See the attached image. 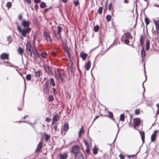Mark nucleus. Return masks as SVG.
I'll return each instance as SVG.
<instances>
[{"mask_svg":"<svg viewBox=\"0 0 159 159\" xmlns=\"http://www.w3.org/2000/svg\"><path fill=\"white\" fill-rule=\"evenodd\" d=\"M16 24L18 30L23 37L26 36L27 34H29L31 31V29L30 28L21 29L18 23H16Z\"/></svg>","mask_w":159,"mask_h":159,"instance_id":"nucleus-1","label":"nucleus"},{"mask_svg":"<svg viewBox=\"0 0 159 159\" xmlns=\"http://www.w3.org/2000/svg\"><path fill=\"white\" fill-rule=\"evenodd\" d=\"M34 48H36L34 45H31L30 43L27 42L26 45V52L28 55L30 57H32V53Z\"/></svg>","mask_w":159,"mask_h":159,"instance_id":"nucleus-2","label":"nucleus"},{"mask_svg":"<svg viewBox=\"0 0 159 159\" xmlns=\"http://www.w3.org/2000/svg\"><path fill=\"white\" fill-rule=\"evenodd\" d=\"M55 73L56 78L58 80L59 82L61 83L63 81V79L58 69H55Z\"/></svg>","mask_w":159,"mask_h":159,"instance_id":"nucleus-3","label":"nucleus"},{"mask_svg":"<svg viewBox=\"0 0 159 159\" xmlns=\"http://www.w3.org/2000/svg\"><path fill=\"white\" fill-rule=\"evenodd\" d=\"M133 38V37L131 35L130 33L127 32L125 33L121 38V40L122 42H123L125 39H130Z\"/></svg>","mask_w":159,"mask_h":159,"instance_id":"nucleus-4","label":"nucleus"},{"mask_svg":"<svg viewBox=\"0 0 159 159\" xmlns=\"http://www.w3.org/2000/svg\"><path fill=\"white\" fill-rule=\"evenodd\" d=\"M79 146L77 145L74 146L72 148V151L74 155L81 152Z\"/></svg>","mask_w":159,"mask_h":159,"instance_id":"nucleus-5","label":"nucleus"},{"mask_svg":"<svg viewBox=\"0 0 159 159\" xmlns=\"http://www.w3.org/2000/svg\"><path fill=\"white\" fill-rule=\"evenodd\" d=\"M140 123V120L139 118H134L133 120L134 127L135 129L136 126H139Z\"/></svg>","mask_w":159,"mask_h":159,"instance_id":"nucleus-6","label":"nucleus"},{"mask_svg":"<svg viewBox=\"0 0 159 159\" xmlns=\"http://www.w3.org/2000/svg\"><path fill=\"white\" fill-rule=\"evenodd\" d=\"M30 24V23L28 21L25 19L22 20L21 21V25L23 26L24 28H29Z\"/></svg>","mask_w":159,"mask_h":159,"instance_id":"nucleus-7","label":"nucleus"},{"mask_svg":"<svg viewBox=\"0 0 159 159\" xmlns=\"http://www.w3.org/2000/svg\"><path fill=\"white\" fill-rule=\"evenodd\" d=\"M44 36L45 39L48 42L51 43L52 42V39L50 36L49 34L47 32L44 33Z\"/></svg>","mask_w":159,"mask_h":159,"instance_id":"nucleus-8","label":"nucleus"},{"mask_svg":"<svg viewBox=\"0 0 159 159\" xmlns=\"http://www.w3.org/2000/svg\"><path fill=\"white\" fill-rule=\"evenodd\" d=\"M43 146V143L42 141H40L37 145V148L35 150L36 153H38L42 149Z\"/></svg>","mask_w":159,"mask_h":159,"instance_id":"nucleus-9","label":"nucleus"},{"mask_svg":"<svg viewBox=\"0 0 159 159\" xmlns=\"http://www.w3.org/2000/svg\"><path fill=\"white\" fill-rule=\"evenodd\" d=\"M32 53L34 54V56L36 59L38 57H40V54H39L36 48H34L33 50Z\"/></svg>","mask_w":159,"mask_h":159,"instance_id":"nucleus-10","label":"nucleus"},{"mask_svg":"<svg viewBox=\"0 0 159 159\" xmlns=\"http://www.w3.org/2000/svg\"><path fill=\"white\" fill-rule=\"evenodd\" d=\"M75 155V159H84V157L83 154L81 153H78Z\"/></svg>","mask_w":159,"mask_h":159,"instance_id":"nucleus-11","label":"nucleus"},{"mask_svg":"<svg viewBox=\"0 0 159 159\" xmlns=\"http://www.w3.org/2000/svg\"><path fill=\"white\" fill-rule=\"evenodd\" d=\"M157 132V130L154 131L152 135L151 138V142H154L155 140Z\"/></svg>","mask_w":159,"mask_h":159,"instance_id":"nucleus-12","label":"nucleus"},{"mask_svg":"<svg viewBox=\"0 0 159 159\" xmlns=\"http://www.w3.org/2000/svg\"><path fill=\"white\" fill-rule=\"evenodd\" d=\"M154 22L156 26V30L157 31H158L159 30V18L157 20H154Z\"/></svg>","mask_w":159,"mask_h":159,"instance_id":"nucleus-13","label":"nucleus"},{"mask_svg":"<svg viewBox=\"0 0 159 159\" xmlns=\"http://www.w3.org/2000/svg\"><path fill=\"white\" fill-rule=\"evenodd\" d=\"M53 34H54L55 37L58 40L61 39V35L60 33H57L55 31H53Z\"/></svg>","mask_w":159,"mask_h":159,"instance_id":"nucleus-14","label":"nucleus"},{"mask_svg":"<svg viewBox=\"0 0 159 159\" xmlns=\"http://www.w3.org/2000/svg\"><path fill=\"white\" fill-rule=\"evenodd\" d=\"M9 54L3 53L0 56L1 58L2 59H7L8 58Z\"/></svg>","mask_w":159,"mask_h":159,"instance_id":"nucleus-15","label":"nucleus"},{"mask_svg":"<svg viewBox=\"0 0 159 159\" xmlns=\"http://www.w3.org/2000/svg\"><path fill=\"white\" fill-rule=\"evenodd\" d=\"M80 56L83 60H84L87 56V54L83 52H81L80 53Z\"/></svg>","mask_w":159,"mask_h":159,"instance_id":"nucleus-16","label":"nucleus"},{"mask_svg":"<svg viewBox=\"0 0 159 159\" xmlns=\"http://www.w3.org/2000/svg\"><path fill=\"white\" fill-rule=\"evenodd\" d=\"M141 52L142 60H143V59L145 58L146 55V52L143 47L142 48Z\"/></svg>","mask_w":159,"mask_h":159,"instance_id":"nucleus-17","label":"nucleus"},{"mask_svg":"<svg viewBox=\"0 0 159 159\" xmlns=\"http://www.w3.org/2000/svg\"><path fill=\"white\" fill-rule=\"evenodd\" d=\"M140 134L141 135L142 140L143 142V143L144 142L145 139V133L143 131H139Z\"/></svg>","mask_w":159,"mask_h":159,"instance_id":"nucleus-18","label":"nucleus"},{"mask_svg":"<svg viewBox=\"0 0 159 159\" xmlns=\"http://www.w3.org/2000/svg\"><path fill=\"white\" fill-rule=\"evenodd\" d=\"M91 62L90 61H88L85 64V67L87 70H88L91 66Z\"/></svg>","mask_w":159,"mask_h":159,"instance_id":"nucleus-19","label":"nucleus"},{"mask_svg":"<svg viewBox=\"0 0 159 159\" xmlns=\"http://www.w3.org/2000/svg\"><path fill=\"white\" fill-rule=\"evenodd\" d=\"M67 157V155L65 153H61L59 155V157L60 159H66Z\"/></svg>","mask_w":159,"mask_h":159,"instance_id":"nucleus-20","label":"nucleus"},{"mask_svg":"<svg viewBox=\"0 0 159 159\" xmlns=\"http://www.w3.org/2000/svg\"><path fill=\"white\" fill-rule=\"evenodd\" d=\"M84 127L83 126H81V128L80 129L79 132V137L80 138L81 136V134L84 133Z\"/></svg>","mask_w":159,"mask_h":159,"instance_id":"nucleus-21","label":"nucleus"},{"mask_svg":"<svg viewBox=\"0 0 159 159\" xmlns=\"http://www.w3.org/2000/svg\"><path fill=\"white\" fill-rule=\"evenodd\" d=\"M17 51L19 53V54L21 55L22 57L23 54L24 52V50L23 49L21 48H19L17 49Z\"/></svg>","mask_w":159,"mask_h":159,"instance_id":"nucleus-22","label":"nucleus"},{"mask_svg":"<svg viewBox=\"0 0 159 159\" xmlns=\"http://www.w3.org/2000/svg\"><path fill=\"white\" fill-rule=\"evenodd\" d=\"M59 115L58 114H56L53 117V120L54 122H56L59 120Z\"/></svg>","mask_w":159,"mask_h":159,"instance_id":"nucleus-23","label":"nucleus"},{"mask_svg":"<svg viewBox=\"0 0 159 159\" xmlns=\"http://www.w3.org/2000/svg\"><path fill=\"white\" fill-rule=\"evenodd\" d=\"M146 50H148L149 48V45H150V42L149 40L148 39H147L146 41Z\"/></svg>","mask_w":159,"mask_h":159,"instance_id":"nucleus-24","label":"nucleus"},{"mask_svg":"<svg viewBox=\"0 0 159 159\" xmlns=\"http://www.w3.org/2000/svg\"><path fill=\"white\" fill-rule=\"evenodd\" d=\"M98 149V148L95 145L93 149V152L94 154L95 155L97 154Z\"/></svg>","mask_w":159,"mask_h":159,"instance_id":"nucleus-25","label":"nucleus"},{"mask_svg":"<svg viewBox=\"0 0 159 159\" xmlns=\"http://www.w3.org/2000/svg\"><path fill=\"white\" fill-rule=\"evenodd\" d=\"M69 129V125L67 123H66L64 124L63 126V130L64 131H67Z\"/></svg>","mask_w":159,"mask_h":159,"instance_id":"nucleus-26","label":"nucleus"},{"mask_svg":"<svg viewBox=\"0 0 159 159\" xmlns=\"http://www.w3.org/2000/svg\"><path fill=\"white\" fill-rule=\"evenodd\" d=\"M41 71L40 70H39L35 73V76L38 78L40 77V75L41 74Z\"/></svg>","mask_w":159,"mask_h":159,"instance_id":"nucleus-27","label":"nucleus"},{"mask_svg":"<svg viewBox=\"0 0 159 159\" xmlns=\"http://www.w3.org/2000/svg\"><path fill=\"white\" fill-rule=\"evenodd\" d=\"M50 84L53 86L55 85V84L54 82V80L53 78H51L50 80Z\"/></svg>","mask_w":159,"mask_h":159,"instance_id":"nucleus-28","label":"nucleus"},{"mask_svg":"<svg viewBox=\"0 0 159 159\" xmlns=\"http://www.w3.org/2000/svg\"><path fill=\"white\" fill-rule=\"evenodd\" d=\"M45 139L46 141H48L50 138V136L47 134H44Z\"/></svg>","mask_w":159,"mask_h":159,"instance_id":"nucleus-29","label":"nucleus"},{"mask_svg":"<svg viewBox=\"0 0 159 159\" xmlns=\"http://www.w3.org/2000/svg\"><path fill=\"white\" fill-rule=\"evenodd\" d=\"M125 120V115L124 114H122L120 115V120L122 121H124Z\"/></svg>","mask_w":159,"mask_h":159,"instance_id":"nucleus-30","label":"nucleus"},{"mask_svg":"<svg viewBox=\"0 0 159 159\" xmlns=\"http://www.w3.org/2000/svg\"><path fill=\"white\" fill-rule=\"evenodd\" d=\"M46 7V4L45 2H41L40 5V7L41 8H44Z\"/></svg>","mask_w":159,"mask_h":159,"instance_id":"nucleus-31","label":"nucleus"},{"mask_svg":"<svg viewBox=\"0 0 159 159\" xmlns=\"http://www.w3.org/2000/svg\"><path fill=\"white\" fill-rule=\"evenodd\" d=\"M11 6V3L10 2H8L6 4V7L8 9L10 8Z\"/></svg>","mask_w":159,"mask_h":159,"instance_id":"nucleus-32","label":"nucleus"},{"mask_svg":"<svg viewBox=\"0 0 159 159\" xmlns=\"http://www.w3.org/2000/svg\"><path fill=\"white\" fill-rule=\"evenodd\" d=\"M111 16L110 15H108L106 16V19L107 21H109L111 19Z\"/></svg>","mask_w":159,"mask_h":159,"instance_id":"nucleus-33","label":"nucleus"},{"mask_svg":"<svg viewBox=\"0 0 159 159\" xmlns=\"http://www.w3.org/2000/svg\"><path fill=\"white\" fill-rule=\"evenodd\" d=\"M145 21L146 25H148L149 23V19L146 17L145 18Z\"/></svg>","mask_w":159,"mask_h":159,"instance_id":"nucleus-34","label":"nucleus"},{"mask_svg":"<svg viewBox=\"0 0 159 159\" xmlns=\"http://www.w3.org/2000/svg\"><path fill=\"white\" fill-rule=\"evenodd\" d=\"M99 27L98 25L95 26L94 28V30L95 32H97L98 31Z\"/></svg>","mask_w":159,"mask_h":159,"instance_id":"nucleus-35","label":"nucleus"},{"mask_svg":"<svg viewBox=\"0 0 159 159\" xmlns=\"http://www.w3.org/2000/svg\"><path fill=\"white\" fill-rule=\"evenodd\" d=\"M47 56V54L46 53H42L40 54V57H42L43 58H45Z\"/></svg>","mask_w":159,"mask_h":159,"instance_id":"nucleus-36","label":"nucleus"},{"mask_svg":"<svg viewBox=\"0 0 159 159\" xmlns=\"http://www.w3.org/2000/svg\"><path fill=\"white\" fill-rule=\"evenodd\" d=\"M26 78L27 80H30L31 78V75L30 74L27 75L26 76Z\"/></svg>","mask_w":159,"mask_h":159,"instance_id":"nucleus-37","label":"nucleus"},{"mask_svg":"<svg viewBox=\"0 0 159 159\" xmlns=\"http://www.w3.org/2000/svg\"><path fill=\"white\" fill-rule=\"evenodd\" d=\"M62 30V28L60 26H58L57 27V33H60Z\"/></svg>","mask_w":159,"mask_h":159,"instance_id":"nucleus-38","label":"nucleus"},{"mask_svg":"<svg viewBox=\"0 0 159 159\" xmlns=\"http://www.w3.org/2000/svg\"><path fill=\"white\" fill-rule=\"evenodd\" d=\"M143 39L142 36H141L140 38V42L141 45H142L143 44Z\"/></svg>","mask_w":159,"mask_h":159,"instance_id":"nucleus-39","label":"nucleus"},{"mask_svg":"<svg viewBox=\"0 0 159 159\" xmlns=\"http://www.w3.org/2000/svg\"><path fill=\"white\" fill-rule=\"evenodd\" d=\"M86 152L88 154H89L90 153V148L89 146H87L86 147Z\"/></svg>","mask_w":159,"mask_h":159,"instance_id":"nucleus-40","label":"nucleus"},{"mask_svg":"<svg viewBox=\"0 0 159 159\" xmlns=\"http://www.w3.org/2000/svg\"><path fill=\"white\" fill-rule=\"evenodd\" d=\"M129 39H125L124 41L123 42L126 44H129Z\"/></svg>","mask_w":159,"mask_h":159,"instance_id":"nucleus-41","label":"nucleus"},{"mask_svg":"<svg viewBox=\"0 0 159 159\" xmlns=\"http://www.w3.org/2000/svg\"><path fill=\"white\" fill-rule=\"evenodd\" d=\"M108 114L109 115V117L111 118H113V113L112 112H109L108 111Z\"/></svg>","mask_w":159,"mask_h":159,"instance_id":"nucleus-42","label":"nucleus"},{"mask_svg":"<svg viewBox=\"0 0 159 159\" xmlns=\"http://www.w3.org/2000/svg\"><path fill=\"white\" fill-rule=\"evenodd\" d=\"M140 113V110L139 109H136L135 111V113L136 115H138Z\"/></svg>","mask_w":159,"mask_h":159,"instance_id":"nucleus-43","label":"nucleus"},{"mask_svg":"<svg viewBox=\"0 0 159 159\" xmlns=\"http://www.w3.org/2000/svg\"><path fill=\"white\" fill-rule=\"evenodd\" d=\"M7 41L9 42V43L11 42L12 41V39L11 36H9L8 37Z\"/></svg>","mask_w":159,"mask_h":159,"instance_id":"nucleus-44","label":"nucleus"},{"mask_svg":"<svg viewBox=\"0 0 159 159\" xmlns=\"http://www.w3.org/2000/svg\"><path fill=\"white\" fill-rule=\"evenodd\" d=\"M48 100L50 101H52L54 100V98L52 96H50L48 97Z\"/></svg>","mask_w":159,"mask_h":159,"instance_id":"nucleus-45","label":"nucleus"},{"mask_svg":"<svg viewBox=\"0 0 159 159\" xmlns=\"http://www.w3.org/2000/svg\"><path fill=\"white\" fill-rule=\"evenodd\" d=\"M74 3L75 6V7H77L78 5L79 4V2L78 1H74Z\"/></svg>","mask_w":159,"mask_h":159,"instance_id":"nucleus-46","label":"nucleus"},{"mask_svg":"<svg viewBox=\"0 0 159 159\" xmlns=\"http://www.w3.org/2000/svg\"><path fill=\"white\" fill-rule=\"evenodd\" d=\"M64 50H65V52H66L67 53L68 56H69V52L68 49L66 47V48H64Z\"/></svg>","mask_w":159,"mask_h":159,"instance_id":"nucleus-47","label":"nucleus"},{"mask_svg":"<svg viewBox=\"0 0 159 159\" xmlns=\"http://www.w3.org/2000/svg\"><path fill=\"white\" fill-rule=\"evenodd\" d=\"M99 13L100 14H101L102 12V7H100L98 10Z\"/></svg>","mask_w":159,"mask_h":159,"instance_id":"nucleus-48","label":"nucleus"},{"mask_svg":"<svg viewBox=\"0 0 159 159\" xmlns=\"http://www.w3.org/2000/svg\"><path fill=\"white\" fill-rule=\"evenodd\" d=\"M119 157L121 159H123L125 158V156L121 154H120L119 155Z\"/></svg>","mask_w":159,"mask_h":159,"instance_id":"nucleus-49","label":"nucleus"},{"mask_svg":"<svg viewBox=\"0 0 159 159\" xmlns=\"http://www.w3.org/2000/svg\"><path fill=\"white\" fill-rule=\"evenodd\" d=\"M112 6V4L111 3H110L109 5L108 9L111 11V8Z\"/></svg>","mask_w":159,"mask_h":159,"instance_id":"nucleus-50","label":"nucleus"},{"mask_svg":"<svg viewBox=\"0 0 159 159\" xmlns=\"http://www.w3.org/2000/svg\"><path fill=\"white\" fill-rule=\"evenodd\" d=\"M25 1L28 4H30L31 3V0H25Z\"/></svg>","mask_w":159,"mask_h":159,"instance_id":"nucleus-51","label":"nucleus"},{"mask_svg":"<svg viewBox=\"0 0 159 159\" xmlns=\"http://www.w3.org/2000/svg\"><path fill=\"white\" fill-rule=\"evenodd\" d=\"M145 75V78H146L145 80V81H144L143 82V84H142L143 86V87L144 88V91H145V88H144V86L143 84H144V83L147 80V75Z\"/></svg>","mask_w":159,"mask_h":159,"instance_id":"nucleus-52","label":"nucleus"},{"mask_svg":"<svg viewBox=\"0 0 159 159\" xmlns=\"http://www.w3.org/2000/svg\"><path fill=\"white\" fill-rule=\"evenodd\" d=\"M84 143L85 145H86V147H87V146H89L88 143L87 141H86V140H84Z\"/></svg>","mask_w":159,"mask_h":159,"instance_id":"nucleus-53","label":"nucleus"},{"mask_svg":"<svg viewBox=\"0 0 159 159\" xmlns=\"http://www.w3.org/2000/svg\"><path fill=\"white\" fill-rule=\"evenodd\" d=\"M40 2V0H34V2L36 3H39Z\"/></svg>","mask_w":159,"mask_h":159,"instance_id":"nucleus-54","label":"nucleus"},{"mask_svg":"<svg viewBox=\"0 0 159 159\" xmlns=\"http://www.w3.org/2000/svg\"><path fill=\"white\" fill-rule=\"evenodd\" d=\"M34 7L35 9L36 10H37L39 8V7L37 4L35 5Z\"/></svg>","mask_w":159,"mask_h":159,"instance_id":"nucleus-55","label":"nucleus"},{"mask_svg":"<svg viewBox=\"0 0 159 159\" xmlns=\"http://www.w3.org/2000/svg\"><path fill=\"white\" fill-rule=\"evenodd\" d=\"M51 120L50 118L48 117L46 118L45 119L46 121L48 122H49Z\"/></svg>","mask_w":159,"mask_h":159,"instance_id":"nucleus-56","label":"nucleus"},{"mask_svg":"<svg viewBox=\"0 0 159 159\" xmlns=\"http://www.w3.org/2000/svg\"><path fill=\"white\" fill-rule=\"evenodd\" d=\"M18 18L19 20H22V15H20L19 16Z\"/></svg>","mask_w":159,"mask_h":159,"instance_id":"nucleus-57","label":"nucleus"},{"mask_svg":"<svg viewBox=\"0 0 159 159\" xmlns=\"http://www.w3.org/2000/svg\"><path fill=\"white\" fill-rule=\"evenodd\" d=\"M57 126L56 125H54V129L56 131L57 130Z\"/></svg>","mask_w":159,"mask_h":159,"instance_id":"nucleus-58","label":"nucleus"},{"mask_svg":"<svg viewBox=\"0 0 159 159\" xmlns=\"http://www.w3.org/2000/svg\"><path fill=\"white\" fill-rule=\"evenodd\" d=\"M26 123L30 125L31 126H33V124L32 123H31L29 121H27Z\"/></svg>","mask_w":159,"mask_h":159,"instance_id":"nucleus-59","label":"nucleus"},{"mask_svg":"<svg viewBox=\"0 0 159 159\" xmlns=\"http://www.w3.org/2000/svg\"><path fill=\"white\" fill-rule=\"evenodd\" d=\"M51 9L50 8H46L44 9V11H48L49 9Z\"/></svg>","mask_w":159,"mask_h":159,"instance_id":"nucleus-60","label":"nucleus"},{"mask_svg":"<svg viewBox=\"0 0 159 159\" xmlns=\"http://www.w3.org/2000/svg\"><path fill=\"white\" fill-rule=\"evenodd\" d=\"M159 114V109L157 108V110L156 112V115H157Z\"/></svg>","mask_w":159,"mask_h":159,"instance_id":"nucleus-61","label":"nucleus"},{"mask_svg":"<svg viewBox=\"0 0 159 159\" xmlns=\"http://www.w3.org/2000/svg\"><path fill=\"white\" fill-rule=\"evenodd\" d=\"M129 2L128 0H124V3H128Z\"/></svg>","mask_w":159,"mask_h":159,"instance_id":"nucleus-62","label":"nucleus"},{"mask_svg":"<svg viewBox=\"0 0 159 159\" xmlns=\"http://www.w3.org/2000/svg\"><path fill=\"white\" fill-rule=\"evenodd\" d=\"M52 54L54 56H56V53L54 52H52Z\"/></svg>","mask_w":159,"mask_h":159,"instance_id":"nucleus-63","label":"nucleus"},{"mask_svg":"<svg viewBox=\"0 0 159 159\" xmlns=\"http://www.w3.org/2000/svg\"><path fill=\"white\" fill-rule=\"evenodd\" d=\"M154 6L155 7H159V5L158 4H154Z\"/></svg>","mask_w":159,"mask_h":159,"instance_id":"nucleus-64","label":"nucleus"}]
</instances>
